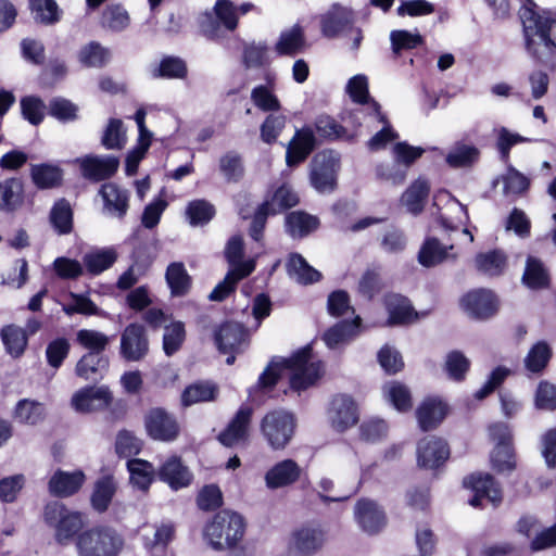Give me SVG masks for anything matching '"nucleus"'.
I'll return each instance as SVG.
<instances>
[{"mask_svg":"<svg viewBox=\"0 0 556 556\" xmlns=\"http://www.w3.org/2000/svg\"><path fill=\"white\" fill-rule=\"evenodd\" d=\"M525 48L536 63L554 68L556 66V18L535 12L533 0H523Z\"/></svg>","mask_w":556,"mask_h":556,"instance_id":"f257e3e1","label":"nucleus"},{"mask_svg":"<svg viewBox=\"0 0 556 556\" xmlns=\"http://www.w3.org/2000/svg\"><path fill=\"white\" fill-rule=\"evenodd\" d=\"M312 346L306 345L294 352L289 358H273L260 375L257 388H274L280 376L279 370L290 369L292 370L289 378L290 388L296 392L308 389L321 375V363L312 361Z\"/></svg>","mask_w":556,"mask_h":556,"instance_id":"f03ea898","label":"nucleus"},{"mask_svg":"<svg viewBox=\"0 0 556 556\" xmlns=\"http://www.w3.org/2000/svg\"><path fill=\"white\" fill-rule=\"evenodd\" d=\"M245 522L238 513L223 509L204 528V538L215 551L235 547L243 538Z\"/></svg>","mask_w":556,"mask_h":556,"instance_id":"7ed1b4c3","label":"nucleus"},{"mask_svg":"<svg viewBox=\"0 0 556 556\" xmlns=\"http://www.w3.org/2000/svg\"><path fill=\"white\" fill-rule=\"evenodd\" d=\"M123 547V536L108 526L92 527L76 538L78 556H118Z\"/></svg>","mask_w":556,"mask_h":556,"instance_id":"20e7f679","label":"nucleus"},{"mask_svg":"<svg viewBox=\"0 0 556 556\" xmlns=\"http://www.w3.org/2000/svg\"><path fill=\"white\" fill-rule=\"evenodd\" d=\"M46 525L54 530V539L60 545H68L84 527L83 516L68 509L63 503L53 501L43 509Z\"/></svg>","mask_w":556,"mask_h":556,"instance_id":"39448f33","label":"nucleus"},{"mask_svg":"<svg viewBox=\"0 0 556 556\" xmlns=\"http://www.w3.org/2000/svg\"><path fill=\"white\" fill-rule=\"evenodd\" d=\"M340 154L333 150L318 152L311 162L309 182L318 193H332L338 186Z\"/></svg>","mask_w":556,"mask_h":556,"instance_id":"423d86ee","label":"nucleus"},{"mask_svg":"<svg viewBox=\"0 0 556 556\" xmlns=\"http://www.w3.org/2000/svg\"><path fill=\"white\" fill-rule=\"evenodd\" d=\"M260 428L273 450H283L294 434L295 419L287 410L274 409L262 418Z\"/></svg>","mask_w":556,"mask_h":556,"instance_id":"0eeeda50","label":"nucleus"},{"mask_svg":"<svg viewBox=\"0 0 556 556\" xmlns=\"http://www.w3.org/2000/svg\"><path fill=\"white\" fill-rule=\"evenodd\" d=\"M143 424L148 437L154 441L173 442L180 433L176 417L162 407L149 409Z\"/></svg>","mask_w":556,"mask_h":556,"instance_id":"6e6552de","label":"nucleus"},{"mask_svg":"<svg viewBox=\"0 0 556 556\" xmlns=\"http://www.w3.org/2000/svg\"><path fill=\"white\" fill-rule=\"evenodd\" d=\"M252 416L253 408L251 406H240L227 427L217 435L219 443L226 447L247 445L250 440Z\"/></svg>","mask_w":556,"mask_h":556,"instance_id":"1a4fd4ad","label":"nucleus"},{"mask_svg":"<svg viewBox=\"0 0 556 556\" xmlns=\"http://www.w3.org/2000/svg\"><path fill=\"white\" fill-rule=\"evenodd\" d=\"M149 352L146 328L137 323L126 326L121 336L119 355L126 362H140Z\"/></svg>","mask_w":556,"mask_h":556,"instance_id":"9d476101","label":"nucleus"},{"mask_svg":"<svg viewBox=\"0 0 556 556\" xmlns=\"http://www.w3.org/2000/svg\"><path fill=\"white\" fill-rule=\"evenodd\" d=\"M464 311L473 319L486 320L496 315L498 300L486 289H476L466 293L460 300Z\"/></svg>","mask_w":556,"mask_h":556,"instance_id":"9b49d317","label":"nucleus"},{"mask_svg":"<svg viewBox=\"0 0 556 556\" xmlns=\"http://www.w3.org/2000/svg\"><path fill=\"white\" fill-rule=\"evenodd\" d=\"M464 485L475 493L468 501L472 507H481L483 500H488L494 506L502 502L501 488L490 473H472L464 479Z\"/></svg>","mask_w":556,"mask_h":556,"instance_id":"f8f14e48","label":"nucleus"},{"mask_svg":"<svg viewBox=\"0 0 556 556\" xmlns=\"http://www.w3.org/2000/svg\"><path fill=\"white\" fill-rule=\"evenodd\" d=\"M112 400L108 386L84 387L73 394L71 405L78 413H91L110 407Z\"/></svg>","mask_w":556,"mask_h":556,"instance_id":"ddd939ff","label":"nucleus"},{"mask_svg":"<svg viewBox=\"0 0 556 556\" xmlns=\"http://www.w3.org/2000/svg\"><path fill=\"white\" fill-rule=\"evenodd\" d=\"M215 18L207 14L201 23L203 34L214 39L218 37L219 24L232 31L238 26L237 7L230 0H217L214 5Z\"/></svg>","mask_w":556,"mask_h":556,"instance_id":"4468645a","label":"nucleus"},{"mask_svg":"<svg viewBox=\"0 0 556 556\" xmlns=\"http://www.w3.org/2000/svg\"><path fill=\"white\" fill-rule=\"evenodd\" d=\"M76 163L83 177L93 182L111 178L119 166L118 157L113 155H85L78 157Z\"/></svg>","mask_w":556,"mask_h":556,"instance_id":"2eb2a0df","label":"nucleus"},{"mask_svg":"<svg viewBox=\"0 0 556 556\" xmlns=\"http://www.w3.org/2000/svg\"><path fill=\"white\" fill-rule=\"evenodd\" d=\"M328 416L332 428L343 432L357 424V406L350 395L338 394L333 396L330 403Z\"/></svg>","mask_w":556,"mask_h":556,"instance_id":"dca6fc26","label":"nucleus"},{"mask_svg":"<svg viewBox=\"0 0 556 556\" xmlns=\"http://www.w3.org/2000/svg\"><path fill=\"white\" fill-rule=\"evenodd\" d=\"M450 456L447 443L437 437H425L417 445V464L425 469L440 467Z\"/></svg>","mask_w":556,"mask_h":556,"instance_id":"f3484780","label":"nucleus"},{"mask_svg":"<svg viewBox=\"0 0 556 556\" xmlns=\"http://www.w3.org/2000/svg\"><path fill=\"white\" fill-rule=\"evenodd\" d=\"M220 353H241L248 344V332L243 325L226 321L214 333Z\"/></svg>","mask_w":556,"mask_h":556,"instance_id":"a211bd4d","label":"nucleus"},{"mask_svg":"<svg viewBox=\"0 0 556 556\" xmlns=\"http://www.w3.org/2000/svg\"><path fill=\"white\" fill-rule=\"evenodd\" d=\"M354 517L362 530L368 534L378 533L387 522L383 509L376 501L366 497L356 502Z\"/></svg>","mask_w":556,"mask_h":556,"instance_id":"6ab92c4d","label":"nucleus"},{"mask_svg":"<svg viewBox=\"0 0 556 556\" xmlns=\"http://www.w3.org/2000/svg\"><path fill=\"white\" fill-rule=\"evenodd\" d=\"M99 194L103 200V214L124 219L129 208V191L114 182H105L101 186Z\"/></svg>","mask_w":556,"mask_h":556,"instance_id":"aec40b11","label":"nucleus"},{"mask_svg":"<svg viewBox=\"0 0 556 556\" xmlns=\"http://www.w3.org/2000/svg\"><path fill=\"white\" fill-rule=\"evenodd\" d=\"M354 24V13L351 9L334 3L321 16V33L327 38H334L345 34Z\"/></svg>","mask_w":556,"mask_h":556,"instance_id":"412c9836","label":"nucleus"},{"mask_svg":"<svg viewBox=\"0 0 556 556\" xmlns=\"http://www.w3.org/2000/svg\"><path fill=\"white\" fill-rule=\"evenodd\" d=\"M157 477L174 491L189 486L193 479L192 472L178 456L167 458L159 468Z\"/></svg>","mask_w":556,"mask_h":556,"instance_id":"4be33fe9","label":"nucleus"},{"mask_svg":"<svg viewBox=\"0 0 556 556\" xmlns=\"http://www.w3.org/2000/svg\"><path fill=\"white\" fill-rule=\"evenodd\" d=\"M361 328L362 318L355 315L353 319L340 320L328 328L323 334V340L329 349L334 350L354 340L361 333Z\"/></svg>","mask_w":556,"mask_h":556,"instance_id":"5701e85b","label":"nucleus"},{"mask_svg":"<svg viewBox=\"0 0 556 556\" xmlns=\"http://www.w3.org/2000/svg\"><path fill=\"white\" fill-rule=\"evenodd\" d=\"M325 534L319 528H301L292 534L289 545L291 556H311L324 544Z\"/></svg>","mask_w":556,"mask_h":556,"instance_id":"b1692460","label":"nucleus"},{"mask_svg":"<svg viewBox=\"0 0 556 556\" xmlns=\"http://www.w3.org/2000/svg\"><path fill=\"white\" fill-rule=\"evenodd\" d=\"M316 147V137L311 127H303L295 131L286 152V162L290 167L305 161Z\"/></svg>","mask_w":556,"mask_h":556,"instance_id":"393cba45","label":"nucleus"},{"mask_svg":"<svg viewBox=\"0 0 556 556\" xmlns=\"http://www.w3.org/2000/svg\"><path fill=\"white\" fill-rule=\"evenodd\" d=\"M303 470L293 459H283L275 464L265 475L268 489L276 490L295 483Z\"/></svg>","mask_w":556,"mask_h":556,"instance_id":"a878e982","label":"nucleus"},{"mask_svg":"<svg viewBox=\"0 0 556 556\" xmlns=\"http://www.w3.org/2000/svg\"><path fill=\"white\" fill-rule=\"evenodd\" d=\"M110 359L105 353H85L76 364L75 374L79 378L99 381L108 372Z\"/></svg>","mask_w":556,"mask_h":556,"instance_id":"bb28decb","label":"nucleus"},{"mask_svg":"<svg viewBox=\"0 0 556 556\" xmlns=\"http://www.w3.org/2000/svg\"><path fill=\"white\" fill-rule=\"evenodd\" d=\"M305 48V34L300 24H294L291 28L282 30L275 45V51L280 56H295L302 53Z\"/></svg>","mask_w":556,"mask_h":556,"instance_id":"cd10ccee","label":"nucleus"},{"mask_svg":"<svg viewBox=\"0 0 556 556\" xmlns=\"http://www.w3.org/2000/svg\"><path fill=\"white\" fill-rule=\"evenodd\" d=\"M453 249V244L443 245L437 238H427L418 252V262L424 267L430 268L450 257L455 260L456 254H448Z\"/></svg>","mask_w":556,"mask_h":556,"instance_id":"c85d7f7f","label":"nucleus"},{"mask_svg":"<svg viewBox=\"0 0 556 556\" xmlns=\"http://www.w3.org/2000/svg\"><path fill=\"white\" fill-rule=\"evenodd\" d=\"M446 415V406L437 399H426L417 408L416 417L422 431L438 427Z\"/></svg>","mask_w":556,"mask_h":556,"instance_id":"c756f323","label":"nucleus"},{"mask_svg":"<svg viewBox=\"0 0 556 556\" xmlns=\"http://www.w3.org/2000/svg\"><path fill=\"white\" fill-rule=\"evenodd\" d=\"M318 227V217L304 211L291 212L287 214L285 218L286 232L293 239L304 238Z\"/></svg>","mask_w":556,"mask_h":556,"instance_id":"7c9ffc66","label":"nucleus"},{"mask_svg":"<svg viewBox=\"0 0 556 556\" xmlns=\"http://www.w3.org/2000/svg\"><path fill=\"white\" fill-rule=\"evenodd\" d=\"M286 269L291 279L303 286L318 282L321 279L320 271L312 267L299 253L290 254Z\"/></svg>","mask_w":556,"mask_h":556,"instance_id":"2f4dec72","label":"nucleus"},{"mask_svg":"<svg viewBox=\"0 0 556 556\" xmlns=\"http://www.w3.org/2000/svg\"><path fill=\"white\" fill-rule=\"evenodd\" d=\"M314 126L318 136L328 141L344 140L354 142L356 139L355 132H350L348 127L326 114L318 115Z\"/></svg>","mask_w":556,"mask_h":556,"instance_id":"473e14b6","label":"nucleus"},{"mask_svg":"<svg viewBox=\"0 0 556 556\" xmlns=\"http://www.w3.org/2000/svg\"><path fill=\"white\" fill-rule=\"evenodd\" d=\"M346 91L354 102L358 104H369V108L378 117L379 122H387L386 115L381 113L380 104L369 96L368 81L365 75L353 76L346 85Z\"/></svg>","mask_w":556,"mask_h":556,"instance_id":"72a5a7b5","label":"nucleus"},{"mask_svg":"<svg viewBox=\"0 0 556 556\" xmlns=\"http://www.w3.org/2000/svg\"><path fill=\"white\" fill-rule=\"evenodd\" d=\"M83 471L65 472L58 470L49 481V491L55 496H70L76 493L84 483Z\"/></svg>","mask_w":556,"mask_h":556,"instance_id":"f704fd0d","label":"nucleus"},{"mask_svg":"<svg viewBox=\"0 0 556 556\" xmlns=\"http://www.w3.org/2000/svg\"><path fill=\"white\" fill-rule=\"evenodd\" d=\"M252 271L253 266L251 263L243 265L239 269H229L225 278L218 282L208 294V300L212 302H222L226 300L236 291L238 282L252 274Z\"/></svg>","mask_w":556,"mask_h":556,"instance_id":"c9c22d12","label":"nucleus"},{"mask_svg":"<svg viewBox=\"0 0 556 556\" xmlns=\"http://www.w3.org/2000/svg\"><path fill=\"white\" fill-rule=\"evenodd\" d=\"M30 178L40 190L53 189L61 186L63 170L58 165L48 163L33 164L30 166Z\"/></svg>","mask_w":556,"mask_h":556,"instance_id":"e433bc0d","label":"nucleus"},{"mask_svg":"<svg viewBox=\"0 0 556 556\" xmlns=\"http://www.w3.org/2000/svg\"><path fill=\"white\" fill-rule=\"evenodd\" d=\"M24 185L20 178L0 181V211L11 213L23 204Z\"/></svg>","mask_w":556,"mask_h":556,"instance_id":"4c0bfd02","label":"nucleus"},{"mask_svg":"<svg viewBox=\"0 0 556 556\" xmlns=\"http://www.w3.org/2000/svg\"><path fill=\"white\" fill-rule=\"evenodd\" d=\"M165 280L172 296H185L191 289L192 279L181 262L170 263L165 273Z\"/></svg>","mask_w":556,"mask_h":556,"instance_id":"58836bf2","label":"nucleus"},{"mask_svg":"<svg viewBox=\"0 0 556 556\" xmlns=\"http://www.w3.org/2000/svg\"><path fill=\"white\" fill-rule=\"evenodd\" d=\"M429 192L430 185L428 180L419 177L403 193L402 202L409 213L418 215L424 211Z\"/></svg>","mask_w":556,"mask_h":556,"instance_id":"ea45409f","label":"nucleus"},{"mask_svg":"<svg viewBox=\"0 0 556 556\" xmlns=\"http://www.w3.org/2000/svg\"><path fill=\"white\" fill-rule=\"evenodd\" d=\"M46 415L45 405L30 399L20 400L13 410V417L17 422L29 426L42 422Z\"/></svg>","mask_w":556,"mask_h":556,"instance_id":"a19ab883","label":"nucleus"},{"mask_svg":"<svg viewBox=\"0 0 556 556\" xmlns=\"http://www.w3.org/2000/svg\"><path fill=\"white\" fill-rule=\"evenodd\" d=\"M73 215L70 202L61 198L52 205L49 222L58 235H68L73 230Z\"/></svg>","mask_w":556,"mask_h":556,"instance_id":"79ce46f5","label":"nucleus"},{"mask_svg":"<svg viewBox=\"0 0 556 556\" xmlns=\"http://www.w3.org/2000/svg\"><path fill=\"white\" fill-rule=\"evenodd\" d=\"M157 253V240L154 238L137 239L131 253V260L138 267L139 274H146Z\"/></svg>","mask_w":556,"mask_h":556,"instance_id":"37998d69","label":"nucleus"},{"mask_svg":"<svg viewBox=\"0 0 556 556\" xmlns=\"http://www.w3.org/2000/svg\"><path fill=\"white\" fill-rule=\"evenodd\" d=\"M386 306L389 314L388 325H404L413 320L414 308L408 299L392 294L386 299Z\"/></svg>","mask_w":556,"mask_h":556,"instance_id":"c03bdc74","label":"nucleus"},{"mask_svg":"<svg viewBox=\"0 0 556 556\" xmlns=\"http://www.w3.org/2000/svg\"><path fill=\"white\" fill-rule=\"evenodd\" d=\"M218 392L215 383L210 381H197L189 384L182 391L181 404L186 407L202 403L214 401Z\"/></svg>","mask_w":556,"mask_h":556,"instance_id":"a18cd8bd","label":"nucleus"},{"mask_svg":"<svg viewBox=\"0 0 556 556\" xmlns=\"http://www.w3.org/2000/svg\"><path fill=\"white\" fill-rule=\"evenodd\" d=\"M522 282L532 290L544 289L549 286V274L541 260L528 256Z\"/></svg>","mask_w":556,"mask_h":556,"instance_id":"49530a36","label":"nucleus"},{"mask_svg":"<svg viewBox=\"0 0 556 556\" xmlns=\"http://www.w3.org/2000/svg\"><path fill=\"white\" fill-rule=\"evenodd\" d=\"M115 492L116 483L112 476H103L98 479L90 498L92 508L98 513L108 510Z\"/></svg>","mask_w":556,"mask_h":556,"instance_id":"de8ad7c7","label":"nucleus"},{"mask_svg":"<svg viewBox=\"0 0 556 556\" xmlns=\"http://www.w3.org/2000/svg\"><path fill=\"white\" fill-rule=\"evenodd\" d=\"M130 483L141 491H148L154 478V467L151 463L132 458L127 462Z\"/></svg>","mask_w":556,"mask_h":556,"instance_id":"09e8293b","label":"nucleus"},{"mask_svg":"<svg viewBox=\"0 0 556 556\" xmlns=\"http://www.w3.org/2000/svg\"><path fill=\"white\" fill-rule=\"evenodd\" d=\"M28 3L36 23L54 25L60 22L62 11L55 0H29Z\"/></svg>","mask_w":556,"mask_h":556,"instance_id":"8fccbe9b","label":"nucleus"},{"mask_svg":"<svg viewBox=\"0 0 556 556\" xmlns=\"http://www.w3.org/2000/svg\"><path fill=\"white\" fill-rule=\"evenodd\" d=\"M479 156L480 151L475 146L457 142L447 153L445 161L453 168H463L472 166Z\"/></svg>","mask_w":556,"mask_h":556,"instance_id":"3c124183","label":"nucleus"},{"mask_svg":"<svg viewBox=\"0 0 556 556\" xmlns=\"http://www.w3.org/2000/svg\"><path fill=\"white\" fill-rule=\"evenodd\" d=\"M215 214V206L205 199L190 201L186 207V217L192 227L207 225Z\"/></svg>","mask_w":556,"mask_h":556,"instance_id":"603ef678","label":"nucleus"},{"mask_svg":"<svg viewBox=\"0 0 556 556\" xmlns=\"http://www.w3.org/2000/svg\"><path fill=\"white\" fill-rule=\"evenodd\" d=\"M553 352L546 341H538L525 357V367L532 374L542 372L552 358Z\"/></svg>","mask_w":556,"mask_h":556,"instance_id":"864d4df0","label":"nucleus"},{"mask_svg":"<svg viewBox=\"0 0 556 556\" xmlns=\"http://www.w3.org/2000/svg\"><path fill=\"white\" fill-rule=\"evenodd\" d=\"M1 339L5 351L13 357L21 356L27 345V334L24 329L15 325H8L1 329Z\"/></svg>","mask_w":556,"mask_h":556,"instance_id":"5fc2aeb1","label":"nucleus"},{"mask_svg":"<svg viewBox=\"0 0 556 556\" xmlns=\"http://www.w3.org/2000/svg\"><path fill=\"white\" fill-rule=\"evenodd\" d=\"M219 172L227 182H239L244 176L242 156L236 151H228L220 156Z\"/></svg>","mask_w":556,"mask_h":556,"instance_id":"6e6d98bb","label":"nucleus"},{"mask_svg":"<svg viewBox=\"0 0 556 556\" xmlns=\"http://www.w3.org/2000/svg\"><path fill=\"white\" fill-rule=\"evenodd\" d=\"M117 260V253L113 249H102L84 255L83 262L91 275H99L109 269Z\"/></svg>","mask_w":556,"mask_h":556,"instance_id":"4d7b16f0","label":"nucleus"},{"mask_svg":"<svg viewBox=\"0 0 556 556\" xmlns=\"http://www.w3.org/2000/svg\"><path fill=\"white\" fill-rule=\"evenodd\" d=\"M21 115L33 126H39L46 116L48 106L38 96H25L20 100Z\"/></svg>","mask_w":556,"mask_h":556,"instance_id":"13d9d810","label":"nucleus"},{"mask_svg":"<svg viewBox=\"0 0 556 556\" xmlns=\"http://www.w3.org/2000/svg\"><path fill=\"white\" fill-rule=\"evenodd\" d=\"M110 59V51L97 41H90L78 52V61L85 67H103Z\"/></svg>","mask_w":556,"mask_h":556,"instance_id":"bf43d9fd","label":"nucleus"},{"mask_svg":"<svg viewBox=\"0 0 556 556\" xmlns=\"http://www.w3.org/2000/svg\"><path fill=\"white\" fill-rule=\"evenodd\" d=\"M129 23V14L122 4L108 5L101 14L102 27L115 33L126 29Z\"/></svg>","mask_w":556,"mask_h":556,"instance_id":"052dcab7","label":"nucleus"},{"mask_svg":"<svg viewBox=\"0 0 556 556\" xmlns=\"http://www.w3.org/2000/svg\"><path fill=\"white\" fill-rule=\"evenodd\" d=\"M475 262L478 270L488 276H498L506 267V256L498 250L479 253Z\"/></svg>","mask_w":556,"mask_h":556,"instance_id":"680f3d73","label":"nucleus"},{"mask_svg":"<svg viewBox=\"0 0 556 556\" xmlns=\"http://www.w3.org/2000/svg\"><path fill=\"white\" fill-rule=\"evenodd\" d=\"M110 341L109 336L93 329H80L76 333V342L87 350V353H104Z\"/></svg>","mask_w":556,"mask_h":556,"instance_id":"e2e57ef3","label":"nucleus"},{"mask_svg":"<svg viewBox=\"0 0 556 556\" xmlns=\"http://www.w3.org/2000/svg\"><path fill=\"white\" fill-rule=\"evenodd\" d=\"M78 110L75 103L63 97L52 98L48 105V114L63 124L76 121Z\"/></svg>","mask_w":556,"mask_h":556,"instance_id":"0e129e2a","label":"nucleus"},{"mask_svg":"<svg viewBox=\"0 0 556 556\" xmlns=\"http://www.w3.org/2000/svg\"><path fill=\"white\" fill-rule=\"evenodd\" d=\"M188 70L186 62L178 56H165L161 60L157 67L152 71L154 78H176L181 79L187 76Z\"/></svg>","mask_w":556,"mask_h":556,"instance_id":"69168bd1","label":"nucleus"},{"mask_svg":"<svg viewBox=\"0 0 556 556\" xmlns=\"http://www.w3.org/2000/svg\"><path fill=\"white\" fill-rule=\"evenodd\" d=\"M267 201L269 202L271 215H275L298 205L300 199L298 193L289 185L283 184L276 189L271 198Z\"/></svg>","mask_w":556,"mask_h":556,"instance_id":"338daca9","label":"nucleus"},{"mask_svg":"<svg viewBox=\"0 0 556 556\" xmlns=\"http://www.w3.org/2000/svg\"><path fill=\"white\" fill-rule=\"evenodd\" d=\"M186 330L181 321H174L164 328L163 351L166 356H172L178 352L185 342Z\"/></svg>","mask_w":556,"mask_h":556,"instance_id":"774afa93","label":"nucleus"}]
</instances>
